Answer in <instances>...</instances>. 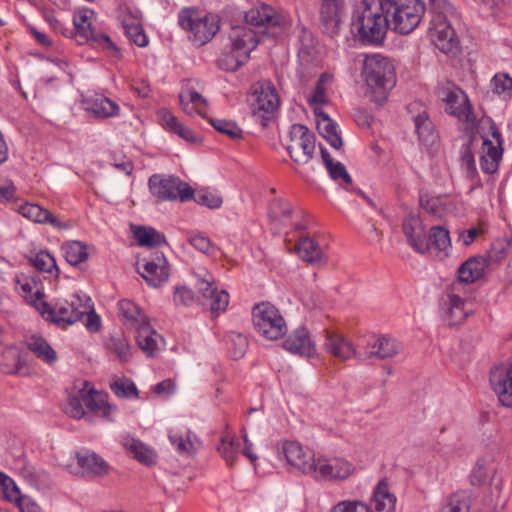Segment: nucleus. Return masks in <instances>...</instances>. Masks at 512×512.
I'll use <instances>...</instances> for the list:
<instances>
[{"label":"nucleus","mask_w":512,"mask_h":512,"mask_svg":"<svg viewBox=\"0 0 512 512\" xmlns=\"http://www.w3.org/2000/svg\"><path fill=\"white\" fill-rule=\"evenodd\" d=\"M384 0H362L353 11L351 32L364 44L380 45L390 28Z\"/></svg>","instance_id":"obj_1"},{"label":"nucleus","mask_w":512,"mask_h":512,"mask_svg":"<svg viewBox=\"0 0 512 512\" xmlns=\"http://www.w3.org/2000/svg\"><path fill=\"white\" fill-rule=\"evenodd\" d=\"M362 75L371 93V101L382 105L387 99L388 92L396 83L394 64L389 58L380 54L367 56Z\"/></svg>","instance_id":"obj_2"},{"label":"nucleus","mask_w":512,"mask_h":512,"mask_svg":"<svg viewBox=\"0 0 512 512\" xmlns=\"http://www.w3.org/2000/svg\"><path fill=\"white\" fill-rule=\"evenodd\" d=\"M431 14L429 33L435 46L444 54L455 56L460 51L459 40L448 18L453 7L447 0H428Z\"/></svg>","instance_id":"obj_3"},{"label":"nucleus","mask_w":512,"mask_h":512,"mask_svg":"<svg viewBox=\"0 0 512 512\" xmlns=\"http://www.w3.org/2000/svg\"><path fill=\"white\" fill-rule=\"evenodd\" d=\"M43 296L42 292H35V300L41 301L38 308L43 315H47V320L60 327H66L82 321L85 313L89 311L90 298L85 295L82 297L79 294H73L70 300L56 303L54 307H50L47 302L42 301Z\"/></svg>","instance_id":"obj_4"},{"label":"nucleus","mask_w":512,"mask_h":512,"mask_svg":"<svg viewBox=\"0 0 512 512\" xmlns=\"http://www.w3.org/2000/svg\"><path fill=\"white\" fill-rule=\"evenodd\" d=\"M390 28L403 35L414 31L425 13L422 0H384Z\"/></svg>","instance_id":"obj_5"},{"label":"nucleus","mask_w":512,"mask_h":512,"mask_svg":"<svg viewBox=\"0 0 512 512\" xmlns=\"http://www.w3.org/2000/svg\"><path fill=\"white\" fill-rule=\"evenodd\" d=\"M91 14H93V12L89 9L78 11L73 17L74 29L62 28L59 21L53 17H47V20L54 29L60 28L64 36L74 38L80 45L89 42L94 44L104 42L108 49L117 51L116 45L107 34L98 32L92 27L90 21Z\"/></svg>","instance_id":"obj_6"},{"label":"nucleus","mask_w":512,"mask_h":512,"mask_svg":"<svg viewBox=\"0 0 512 512\" xmlns=\"http://www.w3.org/2000/svg\"><path fill=\"white\" fill-rule=\"evenodd\" d=\"M249 101L253 116L263 127L268 125L280 106L279 95L270 81L257 82Z\"/></svg>","instance_id":"obj_7"},{"label":"nucleus","mask_w":512,"mask_h":512,"mask_svg":"<svg viewBox=\"0 0 512 512\" xmlns=\"http://www.w3.org/2000/svg\"><path fill=\"white\" fill-rule=\"evenodd\" d=\"M178 23L191 33V40L197 46L207 44L219 31V22L214 16L199 17L196 10L184 8L179 12Z\"/></svg>","instance_id":"obj_8"},{"label":"nucleus","mask_w":512,"mask_h":512,"mask_svg":"<svg viewBox=\"0 0 512 512\" xmlns=\"http://www.w3.org/2000/svg\"><path fill=\"white\" fill-rule=\"evenodd\" d=\"M252 315L256 331L267 340H277L286 334V322L278 308L271 303L255 305Z\"/></svg>","instance_id":"obj_9"},{"label":"nucleus","mask_w":512,"mask_h":512,"mask_svg":"<svg viewBox=\"0 0 512 512\" xmlns=\"http://www.w3.org/2000/svg\"><path fill=\"white\" fill-rule=\"evenodd\" d=\"M440 314L443 322L449 327L463 323L469 315L467 297L459 282H452L443 292Z\"/></svg>","instance_id":"obj_10"},{"label":"nucleus","mask_w":512,"mask_h":512,"mask_svg":"<svg viewBox=\"0 0 512 512\" xmlns=\"http://www.w3.org/2000/svg\"><path fill=\"white\" fill-rule=\"evenodd\" d=\"M436 94L446 104L445 111L467 123H473L476 117L466 93L451 82L441 84Z\"/></svg>","instance_id":"obj_11"},{"label":"nucleus","mask_w":512,"mask_h":512,"mask_svg":"<svg viewBox=\"0 0 512 512\" xmlns=\"http://www.w3.org/2000/svg\"><path fill=\"white\" fill-rule=\"evenodd\" d=\"M245 22L250 26L258 28L257 34L276 38L282 33L285 19L272 6L261 4L245 13Z\"/></svg>","instance_id":"obj_12"},{"label":"nucleus","mask_w":512,"mask_h":512,"mask_svg":"<svg viewBox=\"0 0 512 512\" xmlns=\"http://www.w3.org/2000/svg\"><path fill=\"white\" fill-rule=\"evenodd\" d=\"M148 185L153 196L162 201L179 199L185 202L193 197L192 187L177 177L154 174L149 178Z\"/></svg>","instance_id":"obj_13"},{"label":"nucleus","mask_w":512,"mask_h":512,"mask_svg":"<svg viewBox=\"0 0 512 512\" xmlns=\"http://www.w3.org/2000/svg\"><path fill=\"white\" fill-rule=\"evenodd\" d=\"M290 144L286 149L297 164H307L314 155L315 135L303 124H293L288 133Z\"/></svg>","instance_id":"obj_14"},{"label":"nucleus","mask_w":512,"mask_h":512,"mask_svg":"<svg viewBox=\"0 0 512 512\" xmlns=\"http://www.w3.org/2000/svg\"><path fill=\"white\" fill-rule=\"evenodd\" d=\"M313 470L310 474L313 479L336 482L348 479L355 472V466L342 457H319L315 459Z\"/></svg>","instance_id":"obj_15"},{"label":"nucleus","mask_w":512,"mask_h":512,"mask_svg":"<svg viewBox=\"0 0 512 512\" xmlns=\"http://www.w3.org/2000/svg\"><path fill=\"white\" fill-rule=\"evenodd\" d=\"M278 455L284 457L287 463L302 472L309 475L314 472L313 465L315 462L314 454L305 450L302 445L295 441H284L278 447Z\"/></svg>","instance_id":"obj_16"},{"label":"nucleus","mask_w":512,"mask_h":512,"mask_svg":"<svg viewBox=\"0 0 512 512\" xmlns=\"http://www.w3.org/2000/svg\"><path fill=\"white\" fill-rule=\"evenodd\" d=\"M490 383L499 402L512 407V362L496 365L490 372Z\"/></svg>","instance_id":"obj_17"},{"label":"nucleus","mask_w":512,"mask_h":512,"mask_svg":"<svg viewBox=\"0 0 512 512\" xmlns=\"http://www.w3.org/2000/svg\"><path fill=\"white\" fill-rule=\"evenodd\" d=\"M490 130L493 138L495 139V143L484 138L482 143V154L480 156V166L482 171L486 174H493L498 170L503 154L500 132L494 124L490 127Z\"/></svg>","instance_id":"obj_18"},{"label":"nucleus","mask_w":512,"mask_h":512,"mask_svg":"<svg viewBox=\"0 0 512 512\" xmlns=\"http://www.w3.org/2000/svg\"><path fill=\"white\" fill-rule=\"evenodd\" d=\"M231 42V51L236 53L238 57L246 60L250 58V53L257 47L260 42L256 31L245 25L233 26L229 33Z\"/></svg>","instance_id":"obj_19"},{"label":"nucleus","mask_w":512,"mask_h":512,"mask_svg":"<svg viewBox=\"0 0 512 512\" xmlns=\"http://www.w3.org/2000/svg\"><path fill=\"white\" fill-rule=\"evenodd\" d=\"M482 493V501L487 509L506 507L509 492L505 489L504 478L500 472L493 473Z\"/></svg>","instance_id":"obj_20"},{"label":"nucleus","mask_w":512,"mask_h":512,"mask_svg":"<svg viewBox=\"0 0 512 512\" xmlns=\"http://www.w3.org/2000/svg\"><path fill=\"white\" fill-rule=\"evenodd\" d=\"M343 12V0H322L320 23L323 33L330 37L338 34Z\"/></svg>","instance_id":"obj_21"},{"label":"nucleus","mask_w":512,"mask_h":512,"mask_svg":"<svg viewBox=\"0 0 512 512\" xmlns=\"http://www.w3.org/2000/svg\"><path fill=\"white\" fill-rule=\"evenodd\" d=\"M283 348L301 357H312L316 354V346L305 327L293 330L283 341Z\"/></svg>","instance_id":"obj_22"},{"label":"nucleus","mask_w":512,"mask_h":512,"mask_svg":"<svg viewBox=\"0 0 512 512\" xmlns=\"http://www.w3.org/2000/svg\"><path fill=\"white\" fill-rule=\"evenodd\" d=\"M402 230L415 251L422 254L429 251L426 229L420 217L415 215L407 216L403 220Z\"/></svg>","instance_id":"obj_23"},{"label":"nucleus","mask_w":512,"mask_h":512,"mask_svg":"<svg viewBox=\"0 0 512 512\" xmlns=\"http://www.w3.org/2000/svg\"><path fill=\"white\" fill-rule=\"evenodd\" d=\"M402 350V345L387 335L373 336L368 342L364 353L366 359H387L394 357Z\"/></svg>","instance_id":"obj_24"},{"label":"nucleus","mask_w":512,"mask_h":512,"mask_svg":"<svg viewBox=\"0 0 512 512\" xmlns=\"http://www.w3.org/2000/svg\"><path fill=\"white\" fill-rule=\"evenodd\" d=\"M487 266V259L484 256H472L460 265L457 270V280L454 282H459L460 288L464 289V285L483 278Z\"/></svg>","instance_id":"obj_25"},{"label":"nucleus","mask_w":512,"mask_h":512,"mask_svg":"<svg viewBox=\"0 0 512 512\" xmlns=\"http://www.w3.org/2000/svg\"><path fill=\"white\" fill-rule=\"evenodd\" d=\"M140 274L150 286H161L169 277V268L166 258L163 254H157L153 260L147 261L143 265V271L140 272Z\"/></svg>","instance_id":"obj_26"},{"label":"nucleus","mask_w":512,"mask_h":512,"mask_svg":"<svg viewBox=\"0 0 512 512\" xmlns=\"http://www.w3.org/2000/svg\"><path fill=\"white\" fill-rule=\"evenodd\" d=\"M324 347L326 352L334 357L346 361L356 355V350L351 341L334 331H325Z\"/></svg>","instance_id":"obj_27"},{"label":"nucleus","mask_w":512,"mask_h":512,"mask_svg":"<svg viewBox=\"0 0 512 512\" xmlns=\"http://www.w3.org/2000/svg\"><path fill=\"white\" fill-rule=\"evenodd\" d=\"M76 460L83 475L103 476L106 475L110 469L108 463L91 450L86 449L76 452Z\"/></svg>","instance_id":"obj_28"},{"label":"nucleus","mask_w":512,"mask_h":512,"mask_svg":"<svg viewBox=\"0 0 512 512\" xmlns=\"http://www.w3.org/2000/svg\"><path fill=\"white\" fill-rule=\"evenodd\" d=\"M85 109L98 118H109L118 115L119 106L104 95L93 93L83 98Z\"/></svg>","instance_id":"obj_29"},{"label":"nucleus","mask_w":512,"mask_h":512,"mask_svg":"<svg viewBox=\"0 0 512 512\" xmlns=\"http://www.w3.org/2000/svg\"><path fill=\"white\" fill-rule=\"evenodd\" d=\"M396 496L390 491L386 479L380 480L373 490L370 503L372 512H395Z\"/></svg>","instance_id":"obj_30"},{"label":"nucleus","mask_w":512,"mask_h":512,"mask_svg":"<svg viewBox=\"0 0 512 512\" xmlns=\"http://www.w3.org/2000/svg\"><path fill=\"white\" fill-rule=\"evenodd\" d=\"M296 252L302 261L313 266H322L327 263V256L319 244L309 236L301 237L296 246Z\"/></svg>","instance_id":"obj_31"},{"label":"nucleus","mask_w":512,"mask_h":512,"mask_svg":"<svg viewBox=\"0 0 512 512\" xmlns=\"http://www.w3.org/2000/svg\"><path fill=\"white\" fill-rule=\"evenodd\" d=\"M82 398L84 405L90 411L101 413V415L108 421H112V415L117 408L106 402L105 396L98 393L94 389H82Z\"/></svg>","instance_id":"obj_32"},{"label":"nucleus","mask_w":512,"mask_h":512,"mask_svg":"<svg viewBox=\"0 0 512 512\" xmlns=\"http://www.w3.org/2000/svg\"><path fill=\"white\" fill-rule=\"evenodd\" d=\"M122 27L126 36L137 46L144 47L148 44V38L137 15L128 11L122 19Z\"/></svg>","instance_id":"obj_33"},{"label":"nucleus","mask_w":512,"mask_h":512,"mask_svg":"<svg viewBox=\"0 0 512 512\" xmlns=\"http://www.w3.org/2000/svg\"><path fill=\"white\" fill-rule=\"evenodd\" d=\"M19 213L25 218L41 224H50L53 227L61 228L62 224L56 217L53 216L48 210L44 209L38 204L25 203L19 207Z\"/></svg>","instance_id":"obj_34"},{"label":"nucleus","mask_w":512,"mask_h":512,"mask_svg":"<svg viewBox=\"0 0 512 512\" xmlns=\"http://www.w3.org/2000/svg\"><path fill=\"white\" fill-rule=\"evenodd\" d=\"M135 330L137 332L136 340L139 348L147 356H153L158 349V339H162V337L151 327L150 322L141 324Z\"/></svg>","instance_id":"obj_35"},{"label":"nucleus","mask_w":512,"mask_h":512,"mask_svg":"<svg viewBox=\"0 0 512 512\" xmlns=\"http://www.w3.org/2000/svg\"><path fill=\"white\" fill-rule=\"evenodd\" d=\"M27 347L38 359L47 364H54L58 359L56 351L40 335H32L27 340Z\"/></svg>","instance_id":"obj_36"},{"label":"nucleus","mask_w":512,"mask_h":512,"mask_svg":"<svg viewBox=\"0 0 512 512\" xmlns=\"http://www.w3.org/2000/svg\"><path fill=\"white\" fill-rule=\"evenodd\" d=\"M123 446L126 450L142 464L152 465L156 462V454L153 450L144 445L141 441L126 436L122 441Z\"/></svg>","instance_id":"obj_37"},{"label":"nucleus","mask_w":512,"mask_h":512,"mask_svg":"<svg viewBox=\"0 0 512 512\" xmlns=\"http://www.w3.org/2000/svg\"><path fill=\"white\" fill-rule=\"evenodd\" d=\"M472 503L470 490H459L452 493L440 509V512H469Z\"/></svg>","instance_id":"obj_38"},{"label":"nucleus","mask_w":512,"mask_h":512,"mask_svg":"<svg viewBox=\"0 0 512 512\" xmlns=\"http://www.w3.org/2000/svg\"><path fill=\"white\" fill-rule=\"evenodd\" d=\"M118 306L121 314L132 328L137 329L141 324L149 322V318L134 302L124 299L119 302Z\"/></svg>","instance_id":"obj_39"},{"label":"nucleus","mask_w":512,"mask_h":512,"mask_svg":"<svg viewBox=\"0 0 512 512\" xmlns=\"http://www.w3.org/2000/svg\"><path fill=\"white\" fill-rule=\"evenodd\" d=\"M416 133L423 144H433L437 139L434 124L429 119L427 112L419 113L414 118Z\"/></svg>","instance_id":"obj_40"},{"label":"nucleus","mask_w":512,"mask_h":512,"mask_svg":"<svg viewBox=\"0 0 512 512\" xmlns=\"http://www.w3.org/2000/svg\"><path fill=\"white\" fill-rule=\"evenodd\" d=\"M62 250L66 261L72 266L85 262L89 257L86 245L80 241L66 242L62 246Z\"/></svg>","instance_id":"obj_41"},{"label":"nucleus","mask_w":512,"mask_h":512,"mask_svg":"<svg viewBox=\"0 0 512 512\" xmlns=\"http://www.w3.org/2000/svg\"><path fill=\"white\" fill-rule=\"evenodd\" d=\"M194 275L197 279L196 286L200 294L197 299L201 304L202 301L211 296L217 288L214 286V277L204 267H198Z\"/></svg>","instance_id":"obj_42"},{"label":"nucleus","mask_w":512,"mask_h":512,"mask_svg":"<svg viewBox=\"0 0 512 512\" xmlns=\"http://www.w3.org/2000/svg\"><path fill=\"white\" fill-rule=\"evenodd\" d=\"M134 236L140 246L157 247L165 243V236L152 227L138 226Z\"/></svg>","instance_id":"obj_43"},{"label":"nucleus","mask_w":512,"mask_h":512,"mask_svg":"<svg viewBox=\"0 0 512 512\" xmlns=\"http://www.w3.org/2000/svg\"><path fill=\"white\" fill-rule=\"evenodd\" d=\"M512 253V240L507 238L496 239L487 253V265L489 263H501L508 254Z\"/></svg>","instance_id":"obj_44"},{"label":"nucleus","mask_w":512,"mask_h":512,"mask_svg":"<svg viewBox=\"0 0 512 512\" xmlns=\"http://www.w3.org/2000/svg\"><path fill=\"white\" fill-rule=\"evenodd\" d=\"M107 349L115 354L118 360L122 363H126L131 359V348L127 339L123 335L112 336L107 341Z\"/></svg>","instance_id":"obj_45"},{"label":"nucleus","mask_w":512,"mask_h":512,"mask_svg":"<svg viewBox=\"0 0 512 512\" xmlns=\"http://www.w3.org/2000/svg\"><path fill=\"white\" fill-rule=\"evenodd\" d=\"M427 240L429 250L433 247L438 251H445L451 246L449 231L442 226H433Z\"/></svg>","instance_id":"obj_46"},{"label":"nucleus","mask_w":512,"mask_h":512,"mask_svg":"<svg viewBox=\"0 0 512 512\" xmlns=\"http://www.w3.org/2000/svg\"><path fill=\"white\" fill-rule=\"evenodd\" d=\"M239 446V443L234 437H230L226 434L221 437V442L217 446V450L226 463L232 466L237 459Z\"/></svg>","instance_id":"obj_47"},{"label":"nucleus","mask_w":512,"mask_h":512,"mask_svg":"<svg viewBox=\"0 0 512 512\" xmlns=\"http://www.w3.org/2000/svg\"><path fill=\"white\" fill-rule=\"evenodd\" d=\"M229 304V294L225 290H216L201 305L208 307L213 316H218L220 312L226 310Z\"/></svg>","instance_id":"obj_48"},{"label":"nucleus","mask_w":512,"mask_h":512,"mask_svg":"<svg viewBox=\"0 0 512 512\" xmlns=\"http://www.w3.org/2000/svg\"><path fill=\"white\" fill-rule=\"evenodd\" d=\"M210 124L213 126V128L224 134L227 135L232 140H238L241 139L243 136L242 129L232 121L224 120V119H210Z\"/></svg>","instance_id":"obj_49"},{"label":"nucleus","mask_w":512,"mask_h":512,"mask_svg":"<svg viewBox=\"0 0 512 512\" xmlns=\"http://www.w3.org/2000/svg\"><path fill=\"white\" fill-rule=\"evenodd\" d=\"M179 99L183 110L187 114H192L194 111H196L199 115L204 117L202 108L207 106V101L200 93L197 91H190L189 101L187 103L184 101L183 95H180Z\"/></svg>","instance_id":"obj_50"},{"label":"nucleus","mask_w":512,"mask_h":512,"mask_svg":"<svg viewBox=\"0 0 512 512\" xmlns=\"http://www.w3.org/2000/svg\"><path fill=\"white\" fill-rule=\"evenodd\" d=\"M494 472H498L493 466L486 465L483 461H478L470 475L472 485L486 486L487 478H491Z\"/></svg>","instance_id":"obj_51"},{"label":"nucleus","mask_w":512,"mask_h":512,"mask_svg":"<svg viewBox=\"0 0 512 512\" xmlns=\"http://www.w3.org/2000/svg\"><path fill=\"white\" fill-rule=\"evenodd\" d=\"M227 344L234 359H239L245 355L248 342L242 334L231 332L228 335Z\"/></svg>","instance_id":"obj_52"},{"label":"nucleus","mask_w":512,"mask_h":512,"mask_svg":"<svg viewBox=\"0 0 512 512\" xmlns=\"http://www.w3.org/2000/svg\"><path fill=\"white\" fill-rule=\"evenodd\" d=\"M33 266L41 271L51 273L53 270L59 273V269L56 265L55 259L46 251H40L32 259Z\"/></svg>","instance_id":"obj_53"},{"label":"nucleus","mask_w":512,"mask_h":512,"mask_svg":"<svg viewBox=\"0 0 512 512\" xmlns=\"http://www.w3.org/2000/svg\"><path fill=\"white\" fill-rule=\"evenodd\" d=\"M83 404L82 389H80L76 394L69 396L65 412L75 419H81L85 415Z\"/></svg>","instance_id":"obj_54"},{"label":"nucleus","mask_w":512,"mask_h":512,"mask_svg":"<svg viewBox=\"0 0 512 512\" xmlns=\"http://www.w3.org/2000/svg\"><path fill=\"white\" fill-rule=\"evenodd\" d=\"M111 390L122 398H129L138 395L137 388L131 380L117 379L110 385Z\"/></svg>","instance_id":"obj_55"},{"label":"nucleus","mask_w":512,"mask_h":512,"mask_svg":"<svg viewBox=\"0 0 512 512\" xmlns=\"http://www.w3.org/2000/svg\"><path fill=\"white\" fill-rule=\"evenodd\" d=\"M330 512H372V509L365 502L346 500L336 504Z\"/></svg>","instance_id":"obj_56"},{"label":"nucleus","mask_w":512,"mask_h":512,"mask_svg":"<svg viewBox=\"0 0 512 512\" xmlns=\"http://www.w3.org/2000/svg\"><path fill=\"white\" fill-rule=\"evenodd\" d=\"M317 117V129L323 137L330 135L337 130L336 123L323 111L318 112L315 108Z\"/></svg>","instance_id":"obj_57"},{"label":"nucleus","mask_w":512,"mask_h":512,"mask_svg":"<svg viewBox=\"0 0 512 512\" xmlns=\"http://www.w3.org/2000/svg\"><path fill=\"white\" fill-rule=\"evenodd\" d=\"M327 170L330 177L336 181L341 180L346 189L352 184L351 176L341 162H334L331 166L327 167Z\"/></svg>","instance_id":"obj_58"},{"label":"nucleus","mask_w":512,"mask_h":512,"mask_svg":"<svg viewBox=\"0 0 512 512\" xmlns=\"http://www.w3.org/2000/svg\"><path fill=\"white\" fill-rule=\"evenodd\" d=\"M192 198H194L197 204L211 209L219 208L223 202L221 197L204 190L198 191Z\"/></svg>","instance_id":"obj_59"},{"label":"nucleus","mask_w":512,"mask_h":512,"mask_svg":"<svg viewBox=\"0 0 512 512\" xmlns=\"http://www.w3.org/2000/svg\"><path fill=\"white\" fill-rule=\"evenodd\" d=\"M247 62L246 59L238 57L233 51L219 60V67L225 71L234 72Z\"/></svg>","instance_id":"obj_60"},{"label":"nucleus","mask_w":512,"mask_h":512,"mask_svg":"<svg viewBox=\"0 0 512 512\" xmlns=\"http://www.w3.org/2000/svg\"><path fill=\"white\" fill-rule=\"evenodd\" d=\"M292 212L291 204L282 199H275L270 204V217L278 219L280 217L289 218Z\"/></svg>","instance_id":"obj_61"},{"label":"nucleus","mask_w":512,"mask_h":512,"mask_svg":"<svg viewBox=\"0 0 512 512\" xmlns=\"http://www.w3.org/2000/svg\"><path fill=\"white\" fill-rule=\"evenodd\" d=\"M169 439H170L172 445L175 446L176 450L180 454L191 455L192 453H194L196 451V447H195L194 443L189 438L185 439L181 435L171 434V435H169Z\"/></svg>","instance_id":"obj_62"},{"label":"nucleus","mask_w":512,"mask_h":512,"mask_svg":"<svg viewBox=\"0 0 512 512\" xmlns=\"http://www.w3.org/2000/svg\"><path fill=\"white\" fill-rule=\"evenodd\" d=\"M194 299L195 296L191 289L184 286L175 288L173 302L176 306H190Z\"/></svg>","instance_id":"obj_63"},{"label":"nucleus","mask_w":512,"mask_h":512,"mask_svg":"<svg viewBox=\"0 0 512 512\" xmlns=\"http://www.w3.org/2000/svg\"><path fill=\"white\" fill-rule=\"evenodd\" d=\"M493 92L503 94L512 90V78L507 74H496L492 79Z\"/></svg>","instance_id":"obj_64"}]
</instances>
